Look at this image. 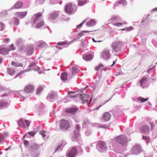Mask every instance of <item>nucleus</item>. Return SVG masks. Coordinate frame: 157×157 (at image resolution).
Wrapping results in <instances>:
<instances>
[{
    "label": "nucleus",
    "mask_w": 157,
    "mask_h": 157,
    "mask_svg": "<svg viewBox=\"0 0 157 157\" xmlns=\"http://www.w3.org/2000/svg\"><path fill=\"white\" fill-rule=\"evenodd\" d=\"M77 153V150L75 147H72L67 154V157H74Z\"/></svg>",
    "instance_id": "nucleus-5"
},
{
    "label": "nucleus",
    "mask_w": 157,
    "mask_h": 157,
    "mask_svg": "<svg viewBox=\"0 0 157 157\" xmlns=\"http://www.w3.org/2000/svg\"><path fill=\"white\" fill-rule=\"evenodd\" d=\"M109 100L106 101H103L102 100H99L98 101V107L97 108V109H98L100 107L102 106L103 105H104L107 102H108Z\"/></svg>",
    "instance_id": "nucleus-22"
},
{
    "label": "nucleus",
    "mask_w": 157,
    "mask_h": 157,
    "mask_svg": "<svg viewBox=\"0 0 157 157\" xmlns=\"http://www.w3.org/2000/svg\"><path fill=\"white\" fill-rule=\"evenodd\" d=\"M11 64L13 66L15 67H22L23 65L21 63H18L15 62H12L11 63Z\"/></svg>",
    "instance_id": "nucleus-30"
},
{
    "label": "nucleus",
    "mask_w": 157,
    "mask_h": 157,
    "mask_svg": "<svg viewBox=\"0 0 157 157\" xmlns=\"http://www.w3.org/2000/svg\"><path fill=\"white\" fill-rule=\"evenodd\" d=\"M140 148L139 147H134L133 148V150L134 151H135L136 150V151L138 152H139L140 151Z\"/></svg>",
    "instance_id": "nucleus-44"
},
{
    "label": "nucleus",
    "mask_w": 157,
    "mask_h": 157,
    "mask_svg": "<svg viewBox=\"0 0 157 157\" xmlns=\"http://www.w3.org/2000/svg\"><path fill=\"white\" fill-rule=\"evenodd\" d=\"M39 2V3L40 4H42L44 1L45 0H38Z\"/></svg>",
    "instance_id": "nucleus-56"
},
{
    "label": "nucleus",
    "mask_w": 157,
    "mask_h": 157,
    "mask_svg": "<svg viewBox=\"0 0 157 157\" xmlns=\"http://www.w3.org/2000/svg\"><path fill=\"white\" fill-rule=\"evenodd\" d=\"M13 24L15 25H18L19 23V19L16 18L14 17L13 18Z\"/></svg>",
    "instance_id": "nucleus-36"
},
{
    "label": "nucleus",
    "mask_w": 157,
    "mask_h": 157,
    "mask_svg": "<svg viewBox=\"0 0 157 157\" xmlns=\"http://www.w3.org/2000/svg\"><path fill=\"white\" fill-rule=\"evenodd\" d=\"M24 144L26 146H27L29 144V142L27 140H25Z\"/></svg>",
    "instance_id": "nucleus-51"
},
{
    "label": "nucleus",
    "mask_w": 157,
    "mask_h": 157,
    "mask_svg": "<svg viewBox=\"0 0 157 157\" xmlns=\"http://www.w3.org/2000/svg\"><path fill=\"white\" fill-rule=\"evenodd\" d=\"M80 127L79 125H77L76 126V133L75 134V136L76 137H77L78 135V133L79 132V130L80 129Z\"/></svg>",
    "instance_id": "nucleus-34"
},
{
    "label": "nucleus",
    "mask_w": 157,
    "mask_h": 157,
    "mask_svg": "<svg viewBox=\"0 0 157 157\" xmlns=\"http://www.w3.org/2000/svg\"><path fill=\"white\" fill-rule=\"evenodd\" d=\"M115 63V62L114 61H113V64L111 66H112L113 65H114Z\"/></svg>",
    "instance_id": "nucleus-61"
},
{
    "label": "nucleus",
    "mask_w": 157,
    "mask_h": 157,
    "mask_svg": "<svg viewBox=\"0 0 157 157\" xmlns=\"http://www.w3.org/2000/svg\"><path fill=\"white\" fill-rule=\"evenodd\" d=\"M128 28H124V29H121L120 30H122V31H124L126 29V30L127 31H128Z\"/></svg>",
    "instance_id": "nucleus-58"
},
{
    "label": "nucleus",
    "mask_w": 157,
    "mask_h": 157,
    "mask_svg": "<svg viewBox=\"0 0 157 157\" xmlns=\"http://www.w3.org/2000/svg\"><path fill=\"white\" fill-rule=\"evenodd\" d=\"M73 10V8L72 3H69L66 5L65 7V11L67 13H71Z\"/></svg>",
    "instance_id": "nucleus-4"
},
{
    "label": "nucleus",
    "mask_w": 157,
    "mask_h": 157,
    "mask_svg": "<svg viewBox=\"0 0 157 157\" xmlns=\"http://www.w3.org/2000/svg\"><path fill=\"white\" fill-rule=\"evenodd\" d=\"M142 139L145 140L147 143H148L150 141V138L149 137L143 136Z\"/></svg>",
    "instance_id": "nucleus-38"
},
{
    "label": "nucleus",
    "mask_w": 157,
    "mask_h": 157,
    "mask_svg": "<svg viewBox=\"0 0 157 157\" xmlns=\"http://www.w3.org/2000/svg\"><path fill=\"white\" fill-rule=\"evenodd\" d=\"M104 68V66L102 64H100L98 66L96 67L95 68V70L96 71H101Z\"/></svg>",
    "instance_id": "nucleus-23"
},
{
    "label": "nucleus",
    "mask_w": 157,
    "mask_h": 157,
    "mask_svg": "<svg viewBox=\"0 0 157 157\" xmlns=\"http://www.w3.org/2000/svg\"><path fill=\"white\" fill-rule=\"evenodd\" d=\"M10 51L9 49H6L4 48H0V53L2 54H6Z\"/></svg>",
    "instance_id": "nucleus-16"
},
{
    "label": "nucleus",
    "mask_w": 157,
    "mask_h": 157,
    "mask_svg": "<svg viewBox=\"0 0 157 157\" xmlns=\"http://www.w3.org/2000/svg\"><path fill=\"white\" fill-rule=\"evenodd\" d=\"M92 40L94 42H101L102 41V40H97V41H95V40L93 38H92Z\"/></svg>",
    "instance_id": "nucleus-53"
},
{
    "label": "nucleus",
    "mask_w": 157,
    "mask_h": 157,
    "mask_svg": "<svg viewBox=\"0 0 157 157\" xmlns=\"http://www.w3.org/2000/svg\"><path fill=\"white\" fill-rule=\"evenodd\" d=\"M58 15V13L56 12H54L52 13L50 15V17L51 19H56Z\"/></svg>",
    "instance_id": "nucleus-28"
},
{
    "label": "nucleus",
    "mask_w": 157,
    "mask_h": 157,
    "mask_svg": "<svg viewBox=\"0 0 157 157\" xmlns=\"http://www.w3.org/2000/svg\"><path fill=\"white\" fill-rule=\"evenodd\" d=\"M27 13L26 11L18 12L16 13V14L20 18H22L25 17Z\"/></svg>",
    "instance_id": "nucleus-14"
},
{
    "label": "nucleus",
    "mask_w": 157,
    "mask_h": 157,
    "mask_svg": "<svg viewBox=\"0 0 157 157\" xmlns=\"http://www.w3.org/2000/svg\"><path fill=\"white\" fill-rule=\"evenodd\" d=\"M29 67H32L33 69L35 71L39 70L40 69V67L36 66L35 63H34L31 64L29 65Z\"/></svg>",
    "instance_id": "nucleus-26"
},
{
    "label": "nucleus",
    "mask_w": 157,
    "mask_h": 157,
    "mask_svg": "<svg viewBox=\"0 0 157 157\" xmlns=\"http://www.w3.org/2000/svg\"><path fill=\"white\" fill-rule=\"evenodd\" d=\"M42 15V13H40L35 14L34 15L35 18L33 23H37L36 26L37 28H40L44 25V22L41 18Z\"/></svg>",
    "instance_id": "nucleus-1"
},
{
    "label": "nucleus",
    "mask_w": 157,
    "mask_h": 157,
    "mask_svg": "<svg viewBox=\"0 0 157 157\" xmlns=\"http://www.w3.org/2000/svg\"><path fill=\"white\" fill-rule=\"evenodd\" d=\"M69 43H67L66 41H63L58 42L57 45L55 46V47L57 48L62 49L64 47H62L61 46L59 47V46H64L65 47H67V46L69 45Z\"/></svg>",
    "instance_id": "nucleus-7"
},
{
    "label": "nucleus",
    "mask_w": 157,
    "mask_h": 157,
    "mask_svg": "<svg viewBox=\"0 0 157 157\" xmlns=\"http://www.w3.org/2000/svg\"><path fill=\"white\" fill-rule=\"evenodd\" d=\"M18 124H19V125L22 128L24 129L26 127L23 121V120L22 119H20L18 121Z\"/></svg>",
    "instance_id": "nucleus-18"
},
{
    "label": "nucleus",
    "mask_w": 157,
    "mask_h": 157,
    "mask_svg": "<svg viewBox=\"0 0 157 157\" xmlns=\"http://www.w3.org/2000/svg\"><path fill=\"white\" fill-rule=\"evenodd\" d=\"M67 73H63L61 74V78L63 81H66L67 79Z\"/></svg>",
    "instance_id": "nucleus-21"
},
{
    "label": "nucleus",
    "mask_w": 157,
    "mask_h": 157,
    "mask_svg": "<svg viewBox=\"0 0 157 157\" xmlns=\"http://www.w3.org/2000/svg\"><path fill=\"white\" fill-rule=\"evenodd\" d=\"M117 18V17H113L111 18V21H113Z\"/></svg>",
    "instance_id": "nucleus-57"
},
{
    "label": "nucleus",
    "mask_w": 157,
    "mask_h": 157,
    "mask_svg": "<svg viewBox=\"0 0 157 157\" xmlns=\"http://www.w3.org/2000/svg\"><path fill=\"white\" fill-rule=\"evenodd\" d=\"M153 11H157V7L155 8L153 10Z\"/></svg>",
    "instance_id": "nucleus-64"
},
{
    "label": "nucleus",
    "mask_w": 157,
    "mask_h": 157,
    "mask_svg": "<svg viewBox=\"0 0 157 157\" xmlns=\"http://www.w3.org/2000/svg\"><path fill=\"white\" fill-rule=\"evenodd\" d=\"M92 31H82L80 33L81 34L83 35V33H90V32H92Z\"/></svg>",
    "instance_id": "nucleus-50"
},
{
    "label": "nucleus",
    "mask_w": 157,
    "mask_h": 157,
    "mask_svg": "<svg viewBox=\"0 0 157 157\" xmlns=\"http://www.w3.org/2000/svg\"><path fill=\"white\" fill-rule=\"evenodd\" d=\"M125 23H117L114 24V25L117 27H119L120 26L123 25L124 24H125Z\"/></svg>",
    "instance_id": "nucleus-42"
},
{
    "label": "nucleus",
    "mask_w": 157,
    "mask_h": 157,
    "mask_svg": "<svg viewBox=\"0 0 157 157\" xmlns=\"http://www.w3.org/2000/svg\"><path fill=\"white\" fill-rule=\"evenodd\" d=\"M111 115L108 112H106L104 113L103 115V118L104 121H107L110 119Z\"/></svg>",
    "instance_id": "nucleus-12"
},
{
    "label": "nucleus",
    "mask_w": 157,
    "mask_h": 157,
    "mask_svg": "<svg viewBox=\"0 0 157 157\" xmlns=\"http://www.w3.org/2000/svg\"><path fill=\"white\" fill-rule=\"evenodd\" d=\"M80 98L82 101V103L84 104L85 103H89V98L88 95L85 94H80Z\"/></svg>",
    "instance_id": "nucleus-6"
},
{
    "label": "nucleus",
    "mask_w": 157,
    "mask_h": 157,
    "mask_svg": "<svg viewBox=\"0 0 157 157\" xmlns=\"http://www.w3.org/2000/svg\"><path fill=\"white\" fill-rule=\"evenodd\" d=\"M72 75H74L77 73L79 70L75 67H73L72 68Z\"/></svg>",
    "instance_id": "nucleus-31"
},
{
    "label": "nucleus",
    "mask_w": 157,
    "mask_h": 157,
    "mask_svg": "<svg viewBox=\"0 0 157 157\" xmlns=\"http://www.w3.org/2000/svg\"><path fill=\"white\" fill-rule=\"evenodd\" d=\"M150 125L151 127V130H152L153 128V127L154 126V124L153 123H150Z\"/></svg>",
    "instance_id": "nucleus-52"
},
{
    "label": "nucleus",
    "mask_w": 157,
    "mask_h": 157,
    "mask_svg": "<svg viewBox=\"0 0 157 157\" xmlns=\"http://www.w3.org/2000/svg\"><path fill=\"white\" fill-rule=\"evenodd\" d=\"M21 73H18L17 75H16L15 77V78L17 77L18 76L20 75H21Z\"/></svg>",
    "instance_id": "nucleus-59"
},
{
    "label": "nucleus",
    "mask_w": 157,
    "mask_h": 157,
    "mask_svg": "<svg viewBox=\"0 0 157 157\" xmlns=\"http://www.w3.org/2000/svg\"><path fill=\"white\" fill-rule=\"evenodd\" d=\"M15 49V48L13 46V44H11L10 46V49H9L10 51L11 50H13Z\"/></svg>",
    "instance_id": "nucleus-46"
},
{
    "label": "nucleus",
    "mask_w": 157,
    "mask_h": 157,
    "mask_svg": "<svg viewBox=\"0 0 157 157\" xmlns=\"http://www.w3.org/2000/svg\"><path fill=\"white\" fill-rule=\"evenodd\" d=\"M78 5L79 6H82L85 4L87 2L86 0H78Z\"/></svg>",
    "instance_id": "nucleus-27"
},
{
    "label": "nucleus",
    "mask_w": 157,
    "mask_h": 157,
    "mask_svg": "<svg viewBox=\"0 0 157 157\" xmlns=\"http://www.w3.org/2000/svg\"><path fill=\"white\" fill-rule=\"evenodd\" d=\"M59 129L63 131L67 130L70 127L69 121L64 119L59 121Z\"/></svg>",
    "instance_id": "nucleus-2"
},
{
    "label": "nucleus",
    "mask_w": 157,
    "mask_h": 157,
    "mask_svg": "<svg viewBox=\"0 0 157 157\" xmlns=\"http://www.w3.org/2000/svg\"><path fill=\"white\" fill-rule=\"evenodd\" d=\"M4 26V24L3 23L0 22V31H2L3 30L4 28H3Z\"/></svg>",
    "instance_id": "nucleus-43"
},
{
    "label": "nucleus",
    "mask_w": 157,
    "mask_h": 157,
    "mask_svg": "<svg viewBox=\"0 0 157 157\" xmlns=\"http://www.w3.org/2000/svg\"><path fill=\"white\" fill-rule=\"evenodd\" d=\"M147 80V78L146 77H144L140 81V85L142 86L143 84Z\"/></svg>",
    "instance_id": "nucleus-39"
},
{
    "label": "nucleus",
    "mask_w": 157,
    "mask_h": 157,
    "mask_svg": "<svg viewBox=\"0 0 157 157\" xmlns=\"http://www.w3.org/2000/svg\"><path fill=\"white\" fill-rule=\"evenodd\" d=\"M98 146L102 151H106V146L105 143L103 141H100L98 143Z\"/></svg>",
    "instance_id": "nucleus-9"
},
{
    "label": "nucleus",
    "mask_w": 157,
    "mask_h": 157,
    "mask_svg": "<svg viewBox=\"0 0 157 157\" xmlns=\"http://www.w3.org/2000/svg\"><path fill=\"white\" fill-rule=\"evenodd\" d=\"M27 46L23 45L19 49V51L21 52H23L26 53Z\"/></svg>",
    "instance_id": "nucleus-29"
},
{
    "label": "nucleus",
    "mask_w": 157,
    "mask_h": 157,
    "mask_svg": "<svg viewBox=\"0 0 157 157\" xmlns=\"http://www.w3.org/2000/svg\"><path fill=\"white\" fill-rule=\"evenodd\" d=\"M95 23V21L94 20L92 19L87 22L86 23V25L88 26L91 27L94 25Z\"/></svg>",
    "instance_id": "nucleus-24"
},
{
    "label": "nucleus",
    "mask_w": 157,
    "mask_h": 157,
    "mask_svg": "<svg viewBox=\"0 0 157 157\" xmlns=\"http://www.w3.org/2000/svg\"><path fill=\"white\" fill-rule=\"evenodd\" d=\"M47 46V45L45 43L43 42L40 43L38 46V47L40 49H42L46 48Z\"/></svg>",
    "instance_id": "nucleus-32"
},
{
    "label": "nucleus",
    "mask_w": 157,
    "mask_h": 157,
    "mask_svg": "<svg viewBox=\"0 0 157 157\" xmlns=\"http://www.w3.org/2000/svg\"><path fill=\"white\" fill-rule=\"evenodd\" d=\"M140 130L142 133H146L149 132L150 129L149 127L147 125H144L140 128Z\"/></svg>",
    "instance_id": "nucleus-10"
},
{
    "label": "nucleus",
    "mask_w": 157,
    "mask_h": 157,
    "mask_svg": "<svg viewBox=\"0 0 157 157\" xmlns=\"http://www.w3.org/2000/svg\"><path fill=\"white\" fill-rule=\"evenodd\" d=\"M55 96L54 93H50L48 95V97L50 99L53 98Z\"/></svg>",
    "instance_id": "nucleus-41"
},
{
    "label": "nucleus",
    "mask_w": 157,
    "mask_h": 157,
    "mask_svg": "<svg viewBox=\"0 0 157 157\" xmlns=\"http://www.w3.org/2000/svg\"><path fill=\"white\" fill-rule=\"evenodd\" d=\"M115 139L122 145L127 143L128 140L127 138L124 135H121L116 137Z\"/></svg>",
    "instance_id": "nucleus-3"
},
{
    "label": "nucleus",
    "mask_w": 157,
    "mask_h": 157,
    "mask_svg": "<svg viewBox=\"0 0 157 157\" xmlns=\"http://www.w3.org/2000/svg\"><path fill=\"white\" fill-rule=\"evenodd\" d=\"M121 43L119 42H117L113 43L112 46L113 49L115 51H117V48L119 45L121 44Z\"/></svg>",
    "instance_id": "nucleus-15"
},
{
    "label": "nucleus",
    "mask_w": 157,
    "mask_h": 157,
    "mask_svg": "<svg viewBox=\"0 0 157 157\" xmlns=\"http://www.w3.org/2000/svg\"><path fill=\"white\" fill-rule=\"evenodd\" d=\"M45 86H43V87L40 86L38 88L36 91V93L37 94H39L41 93V91L43 89V88Z\"/></svg>",
    "instance_id": "nucleus-33"
},
{
    "label": "nucleus",
    "mask_w": 157,
    "mask_h": 157,
    "mask_svg": "<svg viewBox=\"0 0 157 157\" xmlns=\"http://www.w3.org/2000/svg\"><path fill=\"white\" fill-rule=\"evenodd\" d=\"M110 56V53L109 50L105 49L102 52L101 56L103 58L107 59Z\"/></svg>",
    "instance_id": "nucleus-8"
},
{
    "label": "nucleus",
    "mask_w": 157,
    "mask_h": 157,
    "mask_svg": "<svg viewBox=\"0 0 157 157\" xmlns=\"http://www.w3.org/2000/svg\"><path fill=\"white\" fill-rule=\"evenodd\" d=\"M34 89L33 86L29 85L25 88L24 91L26 93H30L34 90Z\"/></svg>",
    "instance_id": "nucleus-11"
},
{
    "label": "nucleus",
    "mask_w": 157,
    "mask_h": 157,
    "mask_svg": "<svg viewBox=\"0 0 157 157\" xmlns=\"http://www.w3.org/2000/svg\"><path fill=\"white\" fill-rule=\"evenodd\" d=\"M98 101V100H97L96 99H95V100L94 101V102L95 103H96Z\"/></svg>",
    "instance_id": "nucleus-63"
},
{
    "label": "nucleus",
    "mask_w": 157,
    "mask_h": 157,
    "mask_svg": "<svg viewBox=\"0 0 157 157\" xmlns=\"http://www.w3.org/2000/svg\"><path fill=\"white\" fill-rule=\"evenodd\" d=\"M7 71L8 74L10 75H12L15 72L14 69H13L8 68Z\"/></svg>",
    "instance_id": "nucleus-37"
},
{
    "label": "nucleus",
    "mask_w": 157,
    "mask_h": 157,
    "mask_svg": "<svg viewBox=\"0 0 157 157\" xmlns=\"http://www.w3.org/2000/svg\"><path fill=\"white\" fill-rule=\"evenodd\" d=\"M7 103L4 102L3 100H1L0 101V107H2L7 105Z\"/></svg>",
    "instance_id": "nucleus-40"
},
{
    "label": "nucleus",
    "mask_w": 157,
    "mask_h": 157,
    "mask_svg": "<svg viewBox=\"0 0 157 157\" xmlns=\"http://www.w3.org/2000/svg\"><path fill=\"white\" fill-rule=\"evenodd\" d=\"M23 3L21 2H17L14 5L13 8L18 9L21 8L23 6Z\"/></svg>",
    "instance_id": "nucleus-19"
},
{
    "label": "nucleus",
    "mask_w": 157,
    "mask_h": 157,
    "mask_svg": "<svg viewBox=\"0 0 157 157\" xmlns=\"http://www.w3.org/2000/svg\"><path fill=\"white\" fill-rule=\"evenodd\" d=\"M148 99V98H144L141 97H139L137 98L138 100L142 102H143L147 101Z\"/></svg>",
    "instance_id": "nucleus-35"
},
{
    "label": "nucleus",
    "mask_w": 157,
    "mask_h": 157,
    "mask_svg": "<svg viewBox=\"0 0 157 157\" xmlns=\"http://www.w3.org/2000/svg\"><path fill=\"white\" fill-rule=\"evenodd\" d=\"M29 135H30L32 136H33L35 135V133L33 131H31L28 132Z\"/></svg>",
    "instance_id": "nucleus-48"
},
{
    "label": "nucleus",
    "mask_w": 157,
    "mask_h": 157,
    "mask_svg": "<svg viewBox=\"0 0 157 157\" xmlns=\"http://www.w3.org/2000/svg\"><path fill=\"white\" fill-rule=\"evenodd\" d=\"M77 110V109L75 108H72L67 109L66 112L72 114H74L75 113Z\"/></svg>",
    "instance_id": "nucleus-20"
},
{
    "label": "nucleus",
    "mask_w": 157,
    "mask_h": 157,
    "mask_svg": "<svg viewBox=\"0 0 157 157\" xmlns=\"http://www.w3.org/2000/svg\"><path fill=\"white\" fill-rule=\"evenodd\" d=\"M76 92L74 91H69L68 92V94L69 95V96L70 98H75L78 96L76 95Z\"/></svg>",
    "instance_id": "nucleus-25"
},
{
    "label": "nucleus",
    "mask_w": 157,
    "mask_h": 157,
    "mask_svg": "<svg viewBox=\"0 0 157 157\" xmlns=\"http://www.w3.org/2000/svg\"><path fill=\"white\" fill-rule=\"evenodd\" d=\"M155 67V66H154V67H152V68H150L149 69V70H152L153 68H154V67Z\"/></svg>",
    "instance_id": "nucleus-62"
},
{
    "label": "nucleus",
    "mask_w": 157,
    "mask_h": 157,
    "mask_svg": "<svg viewBox=\"0 0 157 157\" xmlns=\"http://www.w3.org/2000/svg\"><path fill=\"white\" fill-rule=\"evenodd\" d=\"M4 140V138L2 137H0V143L2 142Z\"/></svg>",
    "instance_id": "nucleus-54"
},
{
    "label": "nucleus",
    "mask_w": 157,
    "mask_h": 157,
    "mask_svg": "<svg viewBox=\"0 0 157 157\" xmlns=\"http://www.w3.org/2000/svg\"><path fill=\"white\" fill-rule=\"evenodd\" d=\"M82 23H81L79 25H78L77 26V28L78 29L80 28L82 26Z\"/></svg>",
    "instance_id": "nucleus-55"
},
{
    "label": "nucleus",
    "mask_w": 157,
    "mask_h": 157,
    "mask_svg": "<svg viewBox=\"0 0 157 157\" xmlns=\"http://www.w3.org/2000/svg\"><path fill=\"white\" fill-rule=\"evenodd\" d=\"M83 59L86 61H88L91 60L93 57L92 55L91 54L84 55L82 56Z\"/></svg>",
    "instance_id": "nucleus-17"
},
{
    "label": "nucleus",
    "mask_w": 157,
    "mask_h": 157,
    "mask_svg": "<svg viewBox=\"0 0 157 157\" xmlns=\"http://www.w3.org/2000/svg\"><path fill=\"white\" fill-rule=\"evenodd\" d=\"M33 46L30 45L29 46H27L26 51V53L28 56L31 55L33 53Z\"/></svg>",
    "instance_id": "nucleus-13"
},
{
    "label": "nucleus",
    "mask_w": 157,
    "mask_h": 157,
    "mask_svg": "<svg viewBox=\"0 0 157 157\" xmlns=\"http://www.w3.org/2000/svg\"><path fill=\"white\" fill-rule=\"evenodd\" d=\"M25 122L26 124L27 127H28L29 125L30 124L29 121L27 120H25Z\"/></svg>",
    "instance_id": "nucleus-47"
},
{
    "label": "nucleus",
    "mask_w": 157,
    "mask_h": 157,
    "mask_svg": "<svg viewBox=\"0 0 157 157\" xmlns=\"http://www.w3.org/2000/svg\"><path fill=\"white\" fill-rule=\"evenodd\" d=\"M88 122V121H84V124L86 125V123H87Z\"/></svg>",
    "instance_id": "nucleus-60"
},
{
    "label": "nucleus",
    "mask_w": 157,
    "mask_h": 157,
    "mask_svg": "<svg viewBox=\"0 0 157 157\" xmlns=\"http://www.w3.org/2000/svg\"><path fill=\"white\" fill-rule=\"evenodd\" d=\"M9 41V38H6L3 41V42L7 44Z\"/></svg>",
    "instance_id": "nucleus-49"
},
{
    "label": "nucleus",
    "mask_w": 157,
    "mask_h": 157,
    "mask_svg": "<svg viewBox=\"0 0 157 157\" xmlns=\"http://www.w3.org/2000/svg\"><path fill=\"white\" fill-rule=\"evenodd\" d=\"M45 132L44 131H41L40 132V134L42 135L43 137H44L45 136Z\"/></svg>",
    "instance_id": "nucleus-45"
}]
</instances>
